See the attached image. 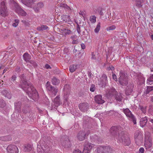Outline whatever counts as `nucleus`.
I'll list each match as a JSON object with an SVG mask.
<instances>
[{
  "label": "nucleus",
  "mask_w": 153,
  "mask_h": 153,
  "mask_svg": "<svg viewBox=\"0 0 153 153\" xmlns=\"http://www.w3.org/2000/svg\"><path fill=\"white\" fill-rule=\"evenodd\" d=\"M62 18L64 20V21L65 22H69V24H71L72 22L71 21L70 18V16L68 15H63L62 16Z\"/></svg>",
  "instance_id": "nucleus-29"
},
{
  "label": "nucleus",
  "mask_w": 153,
  "mask_h": 153,
  "mask_svg": "<svg viewBox=\"0 0 153 153\" xmlns=\"http://www.w3.org/2000/svg\"><path fill=\"white\" fill-rule=\"evenodd\" d=\"M117 92L115 90L114 88H112L110 89L109 91L108 94L110 96H114L116 95Z\"/></svg>",
  "instance_id": "nucleus-27"
},
{
  "label": "nucleus",
  "mask_w": 153,
  "mask_h": 153,
  "mask_svg": "<svg viewBox=\"0 0 153 153\" xmlns=\"http://www.w3.org/2000/svg\"><path fill=\"white\" fill-rule=\"evenodd\" d=\"M14 104L15 110L19 113H20L21 112L22 103L21 102L19 101L15 102Z\"/></svg>",
  "instance_id": "nucleus-18"
},
{
  "label": "nucleus",
  "mask_w": 153,
  "mask_h": 153,
  "mask_svg": "<svg viewBox=\"0 0 153 153\" xmlns=\"http://www.w3.org/2000/svg\"><path fill=\"white\" fill-rule=\"evenodd\" d=\"M104 146H100L97 149V151L98 153H104Z\"/></svg>",
  "instance_id": "nucleus-36"
},
{
  "label": "nucleus",
  "mask_w": 153,
  "mask_h": 153,
  "mask_svg": "<svg viewBox=\"0 0 153 153\" xmlns=\"http://www.w3.org/2000/svg\"><path fill=\"white\" fill-rule=\"evenodd\" d=\"M147 83L148 85H151L153 84V81L151 80H149L148 79L147 80Z\"/></svg>",
  "instance_id": "nucleus-53"
},
{
  "label": "nucleus",
  "mask_w": 153,
  "mask_h": 153,
  "mask_svg": "<svg viewBox=\"0 0 153 153\" xmlns=\"http://www.w3.org/2000/svg\"><path fill=\"white\" fill-rule=\"evenodd\" d=\"M6 105V103L4 100L0 99V107L3 108Z\"/></svg>",
  "instance_id": "nucleus-39"
},
{
  "label": "nucleus",
  "mask_w": 153,
  "mask_h": 153,
  "mask_svg": "<svg viewBox=\"0 0 153 153\" xmlns=\"http://www.w3.org/2000/svg\"><path fill=\"white\" fill-rule=\"evenodd\" d=\"M104 153H111L112 149L109 146H104Z\"/></svg>",
  "instance_id": "nucleus-30"
},
{
  "label": "nucleus",
  "mask_w": 153,
  "mask_h": 153,
  "mask_svg": "<svg viewBox=\"0 0 153 153\" xmlns=\"http://www.w3.org/2000/svg\"><path fill=\"white\" fill-rule=\"evenodd\" d=\"M89 106L87 103H80L79 105V107L80 110L82 112H85L87 111Z\"/></svg>",
  "instance_id": "nucleus-12"
},
{
  "label": "nucleus",
  "mask_w": 153,
  "mask_h": 153,
  "mask_svg": "<svg viewBox=\"0 0 153 153\" xmlns=\"http://www.w3.org/2000/svg\"><path fill=\"white\" fill-rule=\"evenodd\" d=\"M76 69V65H72L69 67V70L70 71L73 73L74 72Z\"/></svg>",
  "instance_id": "nucleus-34"
},
{
  "label": "nucleus",
  "mask_w": 153,
  "mask_h": 153,
  "mask_svg": "<svg viewBox=\"0 0 153 153\" xmlns=\"http://www.w3.org/2000/svg\"><path fill=\"white\" fill-rule=\"evenodd\" d=\"M114 98L117 102H120L122 101L123 99L122 95L121 93H118L114 95Z\"/></svg>",
  "instance_id": "nucleus-21"
},
{
  "label": "nucleus",
  "mask_w": 153,
  "mask_h": 153,
  "mask_svg": "<svg viewBox=\"0 0 153 153\" xmlns=\"http://www.w3.org/2000/svg\"><path fill=\"white\" fill-rule=\"evenodd\" d=\"M51 146L50 144L46 143L44 146V151L45 153H48L51 149Z\"/></svg>",
  "instance_id": "nucleus-24"
},
{
  "label": "nucleus",
  "mask_w": 153,
  "mask_h": 153,
  "mask_svg": "<svg viewBox=\"0 0 153 153\" xmlns=\"http://www.w3.org/2000/svg\"><path fill=\"white\" fill-rule=\"evenodd\" d=\"M102 10V9L100 7L98 8L96 10V12H97L98 13H100V12Z\"/></svg>",
  "instance_id": "nucleus-62"
},
{
  "label": "nucleus",
  "mask_w": 153,
  "mask_h": 153,
  "mask_svg": "<svg viewBox=\"0 0 153 153\" xmlns=\"http://www.w3.org/2000/svg\"><path fill=\"white\" fill-rule=\"evenodd\" d=\"M107 76L105 74H102L101 77L100 78V81H99L98 84L101 86L105 87L108 83Z\"/></svg>",
  "instance_id": "nucleus-8"
},
{
  "label": "nucleus",
  "mask_w": 153,
  "mask_h": 153,
  "mask_svg": "<svg viewBox=\"0 0 153 153\" xmlns=\"http://www.w3.org/2000/svg\"><path fill=\"white\" fill-rule=\"evenodd\" d=\"M120 132L118 131V128L116 126H113L110 129V132L114 138L118 139V137L119 134H121V132Z\"/></svg>",
  "instance_id": "nucleus-5"
},
{
  "label": "nucleus",
  "mask_w": 153,
  "mask_h": 153,
  "mask_svg": "<svg viewBox=\"0 0 153 153\" xmlns=\"http://www.w3.org/2000/svg\"><path fill=\"white\" fill-rule=\"evenodd\" d=\"M139 153H143L144 152V150L143 148L141 147L139 149Z\"/></svg>",
  "instance_id": "nucleus-58"
},
{
  "label": "nucleus",
  "mask_w": 153,
  "mask_h": 153,
  "mask_svg": "<svg viewBox=\"0 0 153 153\" xmlns=\"http://www.w3.org/2000/svg\"><path fill=\"white\" fill-rule=\"evenodd\" d=\"M148 121L147 117L146 116L142 118L140 121V125L142 127H143L146 126Z\"/></svg>",
  "instance_id": "nucleus-20"
},
{
  "label": "nucleus",
  "mask_w": 153,
  "mask_h": 153,
  "mask_svg": "<svg viewBox=\"0 0 153 153\" xmlns=\"http://www.w3.org/2000/svg\"><path fill=\"white\" fill-rule=\"evenodd\" d=\"M153 90V86H147L146 93L148 94L150 91Z\"/></svg>",
  "instance_id": "nucleus-47"
},
{
  "label": "nucleus",
  "mask_w": 153,
  "mask_h": 153,
  "mask_svg": "<svg viewBox=\"0 0 153 153\" xmlns=\"http://www.w3.org/2000/svg\"><path fill=\"white\" fill-rule=\"evenodd\" d=\"M20 77L22 83L19 87L21 88L28 95L34 100H36L38 98V94L36 89L32 85L31 83L28 82L26 79L24 74L21 75Z\"/></svg>",
  "instance_id": "nucleus-1"
},
{
  "label": "nucleus",
  "mask_w": 153,
  "mask_h": 153,
  "mask_svg": "<svg viewBox=\"0 0 153 153\" xmlns=\"http://www.w3.org/2000/svg\"><path fill=\"white\" fill-rule=\"evenodd\" d=\"M37 150L38 153H45L44 148H42L40 146H37Z\"/></svg>",
  "instance_id": "nucleus-35"
},
{
  "label": "nucleus",
  "mask_w": 153,
  "mask_h": 153,
  "mask_svg": "<svg viewBox=\"0 0 153 153\" xmlns=\"http://www.w3.org/2000/svg\"><path fill=\"white\" fill-rule=\"evenodd\" d=\"M61 145L65 147L68 148L70 146V142L68 136H62L61 139Z\"/></svg>",
  "instance_id": "nucleus-7"
},
{
  "label": "nucleus",
  "mask_w": 153,
  "mask_h": 153,
  "mask_svg": "<svg viewBox=\"0 0 153 153\" xmlns=\"http://www.w3.org/2000/svg\"><path fill=\"white\" fill-rule=\"evenodd\" d=\"M44 4L42 2H39L36 5L32 7L33 8L34 11L36 13H38L40 9L44 7Z\"/></svg>",
  "instance_id": "nucleus-19"
},
{
  "label": "nucleus",
  "mask_w": 153,
  "mask_h": 153,
  "mask_svg": "<svg viewBox=\"0 0 153 153\" xmlns=\"http://www.w3.org/2000/svg\"><path fill=\"white\" fill-rule=\"evenodd\" d=\"M8 92V91L6 90H3L2 91V94L4 95V96H5L6 94L7 93V92Z\"/></svg>",
  "instance_id": "nucleus-56"
},
{
  "label": "nucleus",
  "mask_w": 153,
  "mask_h": 153,
  "mask_svg": "<svg viewBox=\"0 0 153 153\" xmlns=\"http://www.w3.org/2000/svg\"><path fill=\"white\" fill-rule=\"evenodd\" d=\"M58 5L59 6V7H63L67 9H68L70 8L66 4H65V3H60Z\"/></svg>",
  "instance_id": "nucleus-37"
},
{
  "label": "nucleus",
  "mask_w": 153,
  "mask_h": 153,
  "mask_svg": "<svg viewBox=\"0 0 153 153\" xmlns=\"http://www.w3.org/2000/svg\"><path fill=\"white\" fill-rule=\"evenodd\" d=\"M17 78L16 76L14 74L13 75L12 77L10 79V80L11 81V82H14L16 80V79Z\"/></svg>",
  "instance_id": "nucleus-45"
},
{
  "label": "nucleus",
  "mask_w": 153,
  "mask_h": 153,
  "mask_svg": "<svg viewBox=\"0 0 153 153\" xmlns=\"http://www.w3.org/2000/svg\"><path fill=\"white\" fill-rule=\"evenodd\" d=\"M32 149V146L30 144H27L25 146L24 150L25 152H28L31 150Z\"/></svg>",
  "instance_id": "nucleus-33"
},
{
  "label": "nucleus",
  "mask_w": 153,
  "mask_h": 153,
  "mask_svg": "<svg viewBox=\"0 0 153 153\" xmlns=\"http://www.w3.org/2000/svg\"><path fill=\"white\" fill-rule=\"evenodd\" d=\"M4 139H5V140L6 141H9L11 140V138L9 136H7L4 137Z\"/></svg>",
  "instance_id": "nucleus-52"
},
{
  "label": "nucleus",
  "mask_w": 153,
  "mask_h": 153,
  "mask_svg": "<svg viewBox=\"0 0 153 153\" xmlns=\"http://www.w3.org/2000/svg\"><path fill=\"white\" fill-rule=\"evenodd\" d=\"M95 89L96 88L95 85L94 84L91 85L90 88V91L91 92H94Z\"/></svg>",
  "instance_id": "nucleus-49"
},
{
  "label": "nucleus",
  "mask_w": 153,
  "mask_h": 153,
  "mask_svg": "<svg viewBox=\"0 0 153 153\" xmlns=\"http://www.w3.org/2000/svg\"><path fill=\"white\" fill-rule=\"evenodd\" d=\"M7 13V7L4 1H2L1 3L0 14L3 16H6Z\"/></svg>",
  "instance_id": "nucleus-9"
},
{
  "label": "nucleus",
  "mask_w": 153,
  "mask_h": 153,
  "mask_svg": "<svg viewBox=\"0 0 153 153\" xmlns=\"http://www.w3.org/2000/svg\"><path fill=\"white\" fill-rule=\"evenodd\" d=\"M142 135L141 133L139 131H136L134 134V138H137L139 135Z\"/></svg>",
  "instance_id": "nucleus-51"
},
{
  "label": "nucleus",
  "mask_w": 153,
  "mask_h": 153,
  "mask_svg": "<svg viewBox=\"0 0 153 153\" xmlns=\"http://www.w3.org/2000/svg\"><path fill=\"white\" fill-rule=\"evenodd\" d=\"M119 134L118 140L122 143V144L125 146H128L131 143V140L129 137L128 135L125 134L123 131H122Z\"/></svg>",
  "instance_id": "nucleus-2"
},
{
  "label": "nucleus",
  "mask_w": 153,
  "mask_h": 153,
  "mask_svg": "<svg viewBox=\"0 0 153 153\" xmlns=\"http://www.w3.org/2000/svg\"><path fill=\"white\" fill-rule=\"evenodd\" d=\"M77 36L76 35H74L71 37V38L72 40L76 39Z\"/></svg>",
  "instance_id": "nucleus-61"
},
{
  "label": "nucleus",
  "mask_w": 153,
  "mask_h": 153,
  "mask_svg": "<svg viewBox=\"0 0 153 153\" xmlns=\"http://www.w3.org/2000/svg\"><path fill=\"white\" fill-rule=\"evenodd\" d=\"M112 77L113 79L116 81H117V76L115 74H113L112 75Z\"/></svg>",
  "instance_id": "nucleus-55"
},
{
  "label": "nucleus",
  "mask_w": 153,
  "mask_h": 153,
  "mask_svg": "<svg viewBox=\"0 0 153 153\" xmlns=\"http://www.w3.org/2000/svg\"><path fill=\"white\" fill-rule=\"evenodd\" d=\"M74 153H83V152H81L80 150L79 149H77L74 151Z\"/></svg>",
  "instance_id": "nucleus-59"
},
{
  "label": "nucleus",
  "mask_w": 153,
  "mask_h": 153,
  "mask_svg": "<svg viewBox=\"0 0 153 153\" xmlns=\"http://www.w3.org/2000/svg\"><path fill=\"white\" fill-rule=\"evenodd\" d=\"M24 60L27 62H28L31 59V56L27 53H25L23 55Z\"/></svg>",
  "instance_id": "nucleus-25"
},
{
  "label": "nucleus",
  "mask_w": 153,
  "mask_h": 153,
  "mask_svg": "<svg viewBox=\"0 0 153 153\" xmlns=\"http://www.w3.org/2000/svg\"><path fill=\"white\" fill-rule=\"evenodd\" d=\"M14 3L15 4V10L16 13L19 15L22 16H26V13L21 8L18 4V3H16L15 2H14Z\"/></svg>",
  "instance_id": "nucleus-10"
},
{
  "label": "nucleus",
  "mask_w": 153,
  "mask_h": 153,
  "mask_svg": "<svg viewBox=\"0 0 153 153\" xmlns=\"http://www.w3.org/2000/svg\"><path fill=\"white\" fill-rule=\"evenodd\" d=\"M29 111L28 106H27L23 107L22 109V111L25 114L27 113L28 112H29Z\"/></svg>",
  "instance_id": "nucleus-38"
},
{
  "label": "nucleus",
  "mask_w": 153,
  "mask_h": 153,
  "mask_svg": "<svg viewBox=\"0 0 153 153\" xmlns=\"http://www.w3.org/2000/svg\"><path fill=\"white\" fill-rule=\"evenodd\" d=\"M134 85L133 84H129L127 86L125 90V94L127 95H130L133 92Z\"/></svg>",
  "instance_id": "nucleus-14"
},
{
  "label": "nucleus",
  "mask_w": 153,
  "mask_h": 153,
  "mask_svg": "<svg viewBox=\"0 0 153 153\" xmlns=\"http://www.w3.org/2000/svg\"><path fill=\"white\" fill-rule=\"evenodd\" d=\"M5 97H7L8 99H10L11 98V95L10 92H7L6 94L4 96Z\"/></svg>",
  "instance_id": "nucleus-50"
},
{
  "label": "nucleus",
  "mask_w": 153,
  "mask_h": 153,
  "mask_svg": "<svg viewBox=\"0 0 153 153\" xmlns=\"http://www.w3.org/2000/svg\"><path fill=\"white\" fill-rule=\"evenodd\" d=\"M19 20L18 19H15L14 20V22L13 24V26L15 27H16L17 26L19 23Z\"/></svg>",
  "instance_id": "nucleus-46"
},
{
  "label": "nucleus",
  "mask_w": 153,
  "mask_h": 153,
  "mask_svg": "<svg viewBox=\"0 0 153 153\" xmlns=\"http://www.w3.org/2000/svg\"><path fill=\"white\" fill-rule=\"evenodd\" d=\"M21 69L20 67L19 66H17L16 68V71L17 72V73H19L21 71Z\"/></svg>",
  "instance_id": "nucleus-57"
},
{
  "label": "nucleus",
  "mask_w": 153,
  "mask_h": 153,
  "mask_svg": "<svg viewBox=\"0 0 153 153\" xmlns=\"http://www.w3.org/2000/svg\"><path fill=\"white\" fill-rule=\"evenodd\" d=\"M86 135V134L85 131H80L78 133L77 138L79 140L82 141L85 139Z\"/></svg>",
  "instance_id": "nucleus-16"
},
{
  "label": "nucleus",
  "mask_w": 153,
  "mask_h": 153,
  "mask_svg": "<svg viewBox=\"0 0 153 153\" xmlns=\"http://www.w3.org/2000/svg\"><path fill=\"white\" fill-rule=\"evenodd\" d=\"M126 72L123 70H121L120 74V76L118 79V81L120 84L123 85H126L128 83V79L127 75H126Z\"/></svg>",
  "instance_id": "nucleus-3"
},
{
  "label": "nucleus",
  "mask_w": 153,
  "mask_h": 153,
  "mask_svg": "<svg viewBox=\"0 0 153 153\" xmlns=\"http://www.w3.org/2000/svg\"><path fill=\"white\" fill-rule=\"evenodd\" d=\"M61 32L64 33L65 35H69L72 33V31L69 29L63 28L61 29Z\"/></svg>",
  "instance_id": "nucleus-31"
},
{
  "label": "nucleus",
  "mask_w": 153,
  "mask_h": 153,
  "mask_svg": "<svg viewBox=\"0 0 153 153\" xmlns=\"http://www.w3.org/2000/svg\"><path fill=\"white\" fill-rule=\"evenodd\" d=\"M8 153H18L19 149L15 145H10L7 148Z\"/></svg>",
  "instance_id": "nucleus-11"
},
{
  "label": "nucleus",
  "mask_w": 153,
  "mask_h": 153,
  "mask_svg": "<svg viewBox=\"0 0 153 153\" xmlns=\"http://www.w3.org/2000/svg\"><path fill=\"white\" fill-rule=\"evenodd\" d=\"M139 108L142 111L143 113H145L146 112V107L143 106L142 105H139Z\"/></svg>",
  "instance_id": "nucleus-40"
},
{
  "label": "nucleus",
  "mask_w": 153,
  "mask_h": 153,
  "mask_svg": "<svg viewBox=\"0 0 153 153\" xmlns=\"http://www.w3.org/2000/svg\"><path fill=\"white\" fill-rule=\"evenodd\" d=\"M59 98V96H57L54 99L53 103L55 106L56 107H57L60 104Z\"/></svg>",
  "instance_id": "nucleus-26"
},
{
  "label": "nucleus",
  "mask_w": 153,
  "mask_h": 153,
  "mask_svg": "<svg viewBox=\"0 0 153 153\" xmlns=\"http://www.w3.org/2000/svg\"><path fill=\"white\" fill-rule=\"evenodd\" d=\"M100 23L99 22L96 26V28L94 29V32L96 33H97L100 30Z\"/></svg>",
  "instance_id": "nucleus-41"
},
{
  "label": "nucleus",
  "mask_w": 153,
  "mask_h": 153,
  "mask_svg": "<svg viewBox=\"0 0 153 153\" xmlns=\"http://www.w3.org/2000/svg\"><path fill=\"white\" fill-rule=\"evenodd\" d=\"M45 67L47 69L51 68L50 67V65H49L48 64H47L45 65Z\"/></svg>",
  "instance_id": "nucleus-64"
},
{
  "label": "nucleus",
  "mask_w": 153,
  "mask_h": 153,
  "mask_svg": "<svg viewBox=\"0 0 153 153\" xmlns=\"http://www.w3.org/2000/svg\"><path fill=\"white\" fill-rule=\"evenodd\" d=\"M22 2L28 7L32 8L35 0H21Z\"/></svg>",
  "instance_id": "nucleus-15"
},
{
  "label": "nucleus",
  "mask_w": 153,
  "mask_h": 153,
  "mask_svg": "<svg viewBox=\"0 0 153 153\" xmlns=\"http://www.w3.org/2000/svg\"><path fill=\"white\" fill-rule=\"evenodd\" d=\"M10 1L13 5V6H14V7L15 6V4L14 3V2H15L16 3H17L16 2L14 1V0H10Z\"/></svg>",
  "instance_id": "nucleus-60"
},
{
  "label": "nucleus",
  "mask_w": 153,
  "mask_h": 153,
  "mask_svg": "<svg viewBox=\"0 0 153 153\" xmlns=\"http://www.w3.org/2000/svg\"><path fill=\"white\" fill-rule=\"evenodd\" d=\"M94 144L88 142H85L84 143L83 153H89L91 149L94 147Z\"/></svg>",
  "instance_id": "nucleus-6"
},
{
  "label": "nucleus",
  "mask_w": 153,
  "mask_h": 153,
  "mask_svg": "<svg viewBox=\"0 0 153 153\" xmlns=\"http://www.w3.org/2000/svg\"><path fill=\"white\" fill-rule=\"evenodd\" d=\"M137 5L138 6H142L141 4L143 3L144 1V0H137Z\"/></svg>",
  "instance_id": "nucleus-48"
},
{
  "label": "nucleus",
  "mask_w": 153,
  "mask_h": 153,
  "mask_svg": "<svg viewBox=\"0 0 153 153\" xmlns=\"http://www.w3.org/2000/svg\"><path fill=\"white\" fill-rule=\"evenodd\" d=\"M135 142L137 145H139L142 142L143 137L142 135H139L137 138H134Z\"/></svg>",
  "instance_id": "nucleus-23"
},
{
  "label": "nucleus",
  "mask_w": 153,
  "mask_h": 153,
  "mask_svg": "<svg viewBox=\"0 0 153 153\" xmlns=\"http://www.w3.org/2000/svg\"><path fill=\"white\" fill-rule=\"evenodd\" d=\"M48 28V27L46 25H42L37 28V30H46Z\"/></svg>",
  "instance_id": "nucleus-32"
},
{
  "label": "nucleus",
  "mask_w": 153,
  "mask_h": 153,
  "mask_svg": "<svg viewBox=\"0 0 153 153\" xmlns=\"http://www.w3.org/2000/svg\"><path fill=\"white\" fill-rule=\"evenodd\" d=\"M96 17L95 16H91L90 17V21L93 23H94L96 21Z\"/></svg>",
  "instance_id": "nucleus-42"
},
{
  "label": "nucleus",
  "mask_w": 153,
  "mask_h": 153,
  "mask_svg": "<svg viewBox=\"0 0 153 153\" xmlns=\"http://www.w3.org/2000/svg\"><path fill=\"white\" fill-rule=\"evenodd\" d=\"M76 30L78 33H80L81 32L80 28L78 24L77 25Z\"/></svg>",
  "instance_id": "nucleus-54"
},
{
  "label": "nucleus",
  "mask_w": 153,
  "mask_h": 153,
  "mask_svg": "<svg viewBox=\"0 0 153 153\" xmlns=\"http://www.w3.org/2000/svg\"><path fill=\"white\" fill-rule=\"evenodd\" d=\"M51 82L53 85H56L60 83V80L56 77H53L52 79Z\"/></svg>",
  "instance_id": "nucleus-28"
},
{
  "label": "nucleus",
  "mask_w": 153,
  "mask_h": 153,
  "mask_svg": "<svg viewBox=\"0 0 153 153\" xmlns=\"http://www.w3.org/2000/svg\"><path fill=\"white\" fill-rule=\"evenodd\" d=\"M47 89L53 94L54 96L56 95L58 92V88L51 85H49L48 86Z\"/></svg>",
  "instance_id": "nucleus-13"
},
{
  "label": "nucleus",
  "mask_w": 153,
  "mask_h": 153,
  "mask_svg": "<svg viewBox=\"0 0 153 153\" xmlns=\"http://www.w3.org/2000/svg\"><path fill=\"white\" fill-rule=\"evenodd\" d=\"M122 111L126 115L129 120L132 121L134 124H136V119L129 108H123L122 109Z\"/></svg>",
  "instance_id": "nucleus-4"
},
{
  "label": "nucleus",
  "mask_w": 153,
  "mask_h": 153,
  "mask_svg": "<svg viewBox=\"0 0 153 153\" xmlns=\"http://www.w3.org/2000/svg\"><path fill=\"white\" fill-rule=\"evenodd\" d=\"M28 62H29L34 67H36L37 65V64L33 60H30Z\"/></svg>",
  "instance_id": "nucleus-43"
},
{
  "label": "nucleus",
  "mask_w": 153,
  "mask_h": 153,
  "mask_svg": "<svg viewBox=\"0 0 153 153\" xmlns=\"http://www.w3.org/2000/svg\"><path fill=\"white\" fill-rule=\"evenodd\" d=\"M95 102L98 104H102L105 101L102 100V96L99 95L96 96L94 98Z\"/></svg>",
  "instance_id": "nucleus-17"
},
{
  "label": "nucleus",
  "mask_w": 153,
  "mask_h": 153,
  "mask_svg": "<svg viewBox=\"0 0 153 153\" xmlns=\"http://www.w3.org/2000/svg\"><path fill=\"white\" fill-rule=\"evenodd\" d=\"M116 28V27L115 25H112L111 26L107 27L106 30L107 31H109L110 30H113L115 29Z\"/></svg>",
  "instance_id": "nucleus-44"
},
{
  "label": "nucleus",
  "mask_w": 153,
  "mask_h": 153,
  "mask_svg": "<svg viewBox=\"0 0 153 153\" xmlns=\"http://www.w3.org/2000/svg\"><path fill=\"white\" fill-rule=\"evenodd\" d=\"M81 46L82 49H84L85 48V46L84 44L82 43L81 44Z\"/></svg>",
  "instance_id": "nucleus-63"
},
{
  "label": "nucleus",
  "mask_w": 153,
  "mask_h": 153,
  "mask_svg": "<svg viewBox=\"0 0 153 153\" xmlns=\"http://www.w3.org/2000/svg\"><path fill=\"white\" fill-rule=\"evenodd\" d=\"M152 140L149 139L148 140H146L144 144V146L146 149L150 148L152 146Z\"/></svg>",
  "instance_id": "nucleus-22"
}]
</instances>
